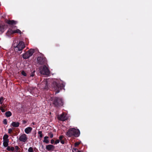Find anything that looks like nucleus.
Segmentation results:
<instances>
[{
  "instance_id": "obj_1",
  "label": "nucleus",
  "mask_w": 152,
  "mask_h": 152,
  "mask_svg": "<svg viewBox=\"0 0 152 152\" xmlns=\"http://www.w3.org/2000/svg\"><path fill=\"white\" fill-rule=\"evenodd\" d=\"M50 100L53 104L55 107H58L63 105L64 102L61 98L53 97L51 98Z\"/></svg>"
},
{
  "instance_id": "obj_2",
  "label": "nucleus",
  "mask_w": 152,
  "mask_h": 152,
  "mask_svg": "<svg viewBox=\"0 0 152 152\" xmlns=\"http://www.w3.org/2000/svg\"><path fill=\"white\" fill-rule=\"evenodd\" d=\"M68 137L74 136L76 137H78L80 134V131L78 129L74 128L70 129L66 134Z\"/></svg>"
},
{
  "instance_id": "obj_3",
  "label": "nucleus",
  "mask_w": 152,
  "mask_h": 152,
  "mask_svg": "<svg viewBox=\"0 0 152 152\" xmlns=\"http://www.w3.org/2000/svg\"><path fill=\"white\" fill-rule=\"evenodd\" d=\"M51 86L53 90L55 91V94L59 92L60 91L62 88V86L56 82H53L52 83Z\"/></svg>"
},
{
  "instance_id": "obj_4",
  "label": "nucleus",
  "mask_w": 152,
  "mask_h": 152,
  "mask_svg": "<svg viewBox=\"0 0 152 152\" xmlns=\"http://www.w3.org/2000/svg\"><path fill=\"white\" fill-rule=\"evenodd\" d=\"M25 48L24 43L22 41H20L16 46H15L14 48V50L15 52H18L21 51L20 53H21L23 49Z\"/></svg>"
},
{
  "instance_id": "obj_5",
  "label": "nucleus",
  "mask_w": 152,
  "mask_h": 152,
  "mask_svg": "<svg viewBox=\"0 0 152 152\" xmlns=\"http://www.w3.org/2000/svg\"><path fill=\"white\" fill-rule=\"evenodd\" d=\"M33 49H30L23 54V57L24 59H27L31 56L34 53Z\"/></svg>"
},
{
  "instance_id": "obj_6",
  "label": "nucleus",
  "mask_w": 152,
  "mask_h": 152,
  "mask_svg": "<svg viewBox=\"0 0 152 152\" xmlns=\"http://www.w3.org/2000/svg\"><path fill=\"white\" fill-rule=\"evenodd\" d=\"M40 73L42 75H48L50 74V71L48 68L45 65H44L40 70Z\"/></svg>"
},
{
  "instance_id": "obj_7",
  "label": "nucleus",
  "mask_w": 152,
  "mask_h": 152,
  "mask_svg": "<svg viewBox=\"0 0 152 152\" xmlns=\"http://www.w3.org/2000/svg\"><path fill=\"white\" fill-rule=\"evenodd\" d=\"M37 60L38 63L39 64L42 65L47 63V59L45 57L39 56Z\"/></svg>"
},
{
  "instance_id": "obj_8",
  "label": "nucleus",
  "mask_w": 152,
  "mask_h": 152,
  "mask_svg": "<svg viewBox=\"0 0 152 152\" xmlns=\"http://www.w3.org/2000/svg\"><path fill=\"white\" fill-rule=\"evenodd\" d=\"M28 139L26 135L25 134H23L21 135L19 138V140L22 142H25Z\"/></svg>"
},
{
  "instance_id": "obj_9",
  "label": "nucleus",
  "mask_w": 152,
  "mask_h": 152,
  "mask_svg": "<svg viewBox=\"0 0 152 152\" xmlns=\"http://www.w3.org/2000/svg\"><path fill=\"white\" fill-rule=\"evenodd\" d=\"M5 22L6 23L10 25H15L17 23V21L13 20H11L7 19L5 20Z\"/></svg>"
},
{
  "instance_id": "obj_10",
  "label": "nucleus",
  "mask_w": 152,
  "mask_h": 152,
  "mask_svg": "<svg viewBox=\"0 0 152 152\" xmlns=\"http://www.w3.org/2000/svg\"><path fill=\"white\" fill-rule=\"evenodd\" d=\"M58 118L59 120L64 121L67 119V118L64 115V113H63L60 116H58Z\"/></svg>"
},
{
  "instance_id": "obj_11",
  "label": "nucleus",
  "mask_w": 152,
  "mask_h": 152,
  "mask_svg": "<svg viewBox=\"0 0 152 152\" xmlns=\"http://www.w3.org/2000/svg\"><path fill=\"white\" fill-rule=\"evenodd\" d=\"M10 32L12 34L15 33H19L20 34H21L22 33L21 31L19 29H17L15 30H11L10 31Z\"/></svg>"
},
{
  "instance_id": "obj_12",
  "label": "nucleus",
  "mask_w": 152,
  "mask_h": 152,
  "mask_svg": "<svg viewBox=\"0 0 152 152\" xmlns=\"http://www.w3.org/2000/svg\"><path fill=\"white\" fill-rule=\"evenodd\" d=\"M54 148V146L52 145H46V149L49 151L53 150Z\"/></svg>"
},
{
  "instance_id": "obj_13",
  "label": "nucleus",
  "mask_w": 152,
  "mask_h": 152,
  "mask_svg": "<svg viewBox=\"0 0 152 152\" xmlns=\"http://www.w3.org/2000/svg\"><path fill=\"white\" fill-rule=\"evenodd\" d=\"M32 129L31 127H28L25 129V132L26 134H28L31 132Z\"/></svg>"
},
{
  "instance_id": "obj_14",
  "label": "nucleus",
  "mask_w": 152,
  "mask_h": 152,
  "mask_svg": "<svg viewBox=\"0 0 152 152\" xmlns=\"http://www.w3.org/2000/svg\"><path fill=\"white\" fill-rule=\"evenodd\" d=\"M19 123L18 122H13L11 124V125L13 127H17L19 126Z\"/></svg>"
},
{
  "instance_id": "obj_15",
  "label": "nucleus",
  "mask_w": 152,
  "mask_h": 152,
  "mask_svg": "<svg viewBox=\"0 0 152 152\" xmlns=\"http://www.w3.org/2000/svg\"><path fill=\"white\" fill-rule=\"evenodd\" d=\"M49 138L48 136H45L44 137V140H43V142L47 144H48L49 143V140L48 139Z\"/></svg>"
},
{
  "instance_id": "obj_16",
  "label": "nucleus",
  "mask_w": 152,
  "mask_h": 152,
  "mask_svg": "<svg viewBox=\"0 0 152 152\" xmlns=\"http://www.w3.org/2000/svg\"><path fill=\"white\" fill-rule=\"evenodd\" d=\"M7 150L9 151H13L14 150V147H10L9 146H8L7 148Z\"/></svg>"
},
{
  "instance_id": "obj_17",
  "label": "nucleus",
  "mask_w": 152,
  "mask_h": 152,
  "mask_svg": "<svg viewBox=\"0 0 152 152\" xmlns=\"http://www.w3.org/2000/svg\"><path fill=\"white\" fill-rule=\"evenodd\" d=\"M5 114L7 117H9L12 115V114L10 111H8L6 112Z\"/></svg>"
},
{
  "instance_id": "obj_18",
  "label": "nucleus",
  "mask_w": 152,
  "mask_h": 152,
  "mask_svg": "<svg viewBox=\"0 0 152 152\" xmlns=\"http://www.w3.org/2000/svg\"><path fill=\"white\" fill-rule=\"evenodd\" d=\"M3 145L5 147H7L8 145V140H6L3 142Z\"/></svg>"
},
{
  "instance_id": "obj_19",
  "label": "nucleus",
  "mask_w": 152,
  "mask_h": 152,
  "mask_svg": "<svg viewBox=\"0 0 152 152\" xmlns=\"http://www.w3.org/2000/svg\"><path fill=\"white\" fill-rule=\"evenodd\" d=\"M4 99V98L3 97H0V104H2L3 103V101Z\"/></svg>"
},
{
  "instance_id": "obj_20",
  "label": "nucleus",
  "mask_w": 152,
  "mask_h": 152,
  "mask_svg": "<svg viewBox=\"0 0 152 152\" xmlns=\"http://www.w3.org/2000/svg\"><path fill=\"white\" fill-rule=\"evenodd\" d=\"M28 152H34L33 148L31 147H30L28 149Z\"/></svg>"
},
{
  "instance_id": "obj_21",
  "label": "nucleus",
  "mask_w": 152,
  "mask_h": 152,
  "mask_svg": "<svg viewBox=\"0 0 152 152\" xmlns=\"http://www.w3.org/2000/svg\"><path fill=\"white\" fill-rule=\"evenodd\" d=\"M38 134H39V137L42 138L43 137V135L42 134V131H39L38 132Z\"/></svg>"
},
{
  "instance_id": "obj_22",
  "label": "nucleus",
  "mask_w": 152,
  "mask_h": 152,
  "mask_svg": "<svg viewBox=\"0 0 152 152\" xmlns=\"http://www.w3.org/2000/svg\"><path fill=\"white\" fill-rule=\"evenodd\" d=\"M8 136L7 135L5 134L3 137V139L4 140H7V139L8 138Z\"/></svg>"
},
{
  "instance_id": "obj_23",
  "label": "nucleus",
  "mask_w": 152,
  "mask_h": 152,
  "mask_svg": "<svg viewBox=\"0 0 152 152\" xmlns=\"http://www.w3.org/2000/svg\"><path fill=\"white\" fill-rule=\"evenodd\" d=\"M21 74L22 75H23L24 76H26L27 74L26 73L24 72V71H23L21 72Z\"/></svg>"
},
{
  "instance_id": "obj_24",
  "label": "nucleus",
  "mask_w": 152,
  "mask_h": 152,
  "mask_svg": "<svg viewBox=\"0 0 152 152\" xmlns=\"http://www.w3.org/2000/svg\"><path fill=\"white\" fill-rule=\"evenodd\" d=\"M80 144V142H76L75 143V147H77V146H78Z\"/></svg>"
},
{
  "instance_id": "obj_25",
  "label": "nucleus",
  "mask_w": 152,
  "mask_h": 152,
  "mask_svg": "<svg viewBox=\"0 0 152 152\" xmlns=\"http://www.w3.org/2000/svg\"><path fill=\"white\" fill-rule=\"evenodd\" d=\"M0 110H1L2 112H4L5 111V109L3 108V107H0Z\"/></svg>"
},
{
  "instance_id": "obj_26",
  "label": "nucleus",
  "mask_w": 152,
  "mask_h": 152,
  "mask_svg": "<svg viewBox=\"0 0 152 152\" xmlns=\"http://www.w3.org/2000/svg\"><path fill=\"white\" fill-rule=\"evenodd\" d=\"M35 72V71H34L31 73L30 75L31 77H33L34 75V73Z\"/></svg>"
},
{
  "instance_id": "obj_27",
  "label": "nucleus",
  "mask_w": 152,
  "mask_h": 152,
  "mask_svg": "<svg viewBox=\"0 0 152 152\" xmlns=\"http://www.w3.org/2000/svg\"><path fill=\"white\" fill-rule=\"evenodd\" d=\"M15 148L16 150L17 151H18L20 150V148L18 146H15Z\"/></svg>"
},
{
  "instance_id": "obj_28",
  "label": "nucleus",
  "mask_w": 152,
  "mask_h": 152,
  "mask_svg": "<svg viewBox=\"0 0 152 152\" xmlns=\"http://www.w3.org/2000/svg\"><path fill=\"white\" fill-rule=\"evenodd\" d=\"M3 123L5 124H7V120L6 119H4L3 121Z\"/></svg>"
},
{
  "instance_id": "obj_29",
  "label": "nucleus",
  "mask_w": 152,
  "mask_h": 152,
  "mask_svg": "<svg viewBox=\"0 0 152 152\" xmlns=\"http://www.w3.org/2000/svg\"><path fill=\"white\" fill-rule=\"evenodd\" d=\"M59 140H57L55 142V144H57L59 143Z\"/></svg>"
},
{
  "instance_id": "obj_30",
  "label": "nucleus",
  "mask_w": 152,
  "mask_h": 152,
  "mask_svg": "<svg viewBox=\"0 0 152 152\" xmlns=\"http://www.w3.org/2000/svg\"><path fill=\"white\" fill-rule=\"evenodd\" d=\"M49 134L50 135V137L51 138H52L53 137V134L52 133H50Z\"/></svg>"
},
{
  "instance_id": "obj_31",
  "label": "nucleus",
  "mask_w": 152,
  "mask_h": 152,
  "mask_svg": "<svg viewBox=\"0 0 152 152\" xmlns=\"http://www.w3.org/2000/svg\"><path fill=\"white\" fill-rule=\"evenodd\" d=\"M63 137V135L60 136L59 137V140H62Z\"/></svg>"
},
{
  "instance_id": "obj_32",
  "label": "nucleus",
  "mask_w": 152,
  "mask_h": 152,
  "mask_svg": "<svg viewBox=\"0 0 152 152\" xmlns=\"http://www.w3.org/2000/svg\"><path fill=\"white\" fill-rule=\"evenodd\" d=\"M12 130L11 129H8V133H9L10 134H11L12 132Z\"/></svg>"
},
{
  "instance_id": "obj_33",
  "label": "nucleus",
  "mask_w": 152,
  "mask_h": 152,
  "mask_svg": "<svg viewBox=\"0 0 152 152\" xmlns=\"http://www.w3.org/2000/svg\"><path fill=\"white\" fill-rule=\"evenodd\" d=\"M54 140L53 139H52L51 140V142H50V143H51L53 144L54 143Z\"/></svg>"
},
{
  "instance_id": "obj_34",
  "label": "nucleus",
  "mask_w": 152,
  "mask_h": 152,
  "mask_svg": "<svg viewBox=\"0 0 152 152\" xmlns=\"http://www.w3.org/2000/svg\"><path fill=\"white\" fill-rule=\"evenodd\" d=\"M61 141V142L62 144H64V140H60Z\"/></svg>"
},
{
  "instance_id": "obj_35",
  "label": "nucleus",
  "mask_w": 152,
  "mask_h": 152,
  "mask_svg": "<svg viewBox=\"0 0 152 152\" xmlns=\"http://www.w3.org/2000/svg\"><path fill=\"white\" fill-rule=\"evenodd\" d=\"M23 123L24 124H26L27 123V121L25 120H23Z\"/></svg>"
},
{
  "instance_id": "obj_36",
  "label": "nucleus",
  "mask_w": 152,
  "mask_h": 152,
  "mask_svg": "<svg viewBox=\"0 0 152 152\" xmlns=\"http://www.w3.org/2000/svg\"><path fill=\"white\" fill-rule=\"evenodd\" d=\"M2 106L1 107H3V108H5L6 107V106L4 105H2Z\"/></svg>"
},
{
  "instance_id": "obj_37",
  "label": "nucleus",
  "mask_w": 152,
  "mask_h": 152,
  "mask_svg": "<svg viewBox=\"0 0 152 152\" xmlns=\"http://www.w3.org/2000/svg\"><path fill=\"white\" fill-rule=\"evenodd\" d=\"M77 152H82V151H78Z\"/></svg>"
},
{
  "instance_id": "obj_38",
  "label": "nucleus",
  "mask_w": 152,
  "mask_h": 152,
  "mask_svg": "<svg viewBox=\"0 0 152 152\" xmlns=\"http://www.w3.org/2000/svg\"><path fill=\"white\" fill-rule=\"evenodd\" d=\"M73 149L74 150H75L76 151L77 149H76V148H74Z\"/></svg>"
},
{
  "instance_id": "obj_39",
  "label": "nucleus",
  "mask_w": 152,
  "mask_h": 152,
  "mask_svg": "<svg viewBox=\"0 0 152 152\" xmlns=\"http://www.w3.org/2000/svg\"><path fill=\"white\" fill-rule=\"evenodd\" d=\"M33 125H34V123H33Z\"/></svg>"
},
{
  "instance_id": "obj_40",
  "label": "nucleus",
  "mask_w": 152,
  "mask_h": 152,
  "mask_svg": "<svg viewBox=\"0 0 152 152\" xmlns=\"http://www.w3.org/2000/svg\"><path fill=\"white\" fill-rule=\"evenodd\" d=\"M16 152H20V151H17Z\"/></svg>"
}]
</instances>
